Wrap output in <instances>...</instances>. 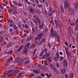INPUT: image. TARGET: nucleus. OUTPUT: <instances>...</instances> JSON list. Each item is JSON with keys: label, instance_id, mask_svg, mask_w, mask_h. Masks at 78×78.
Instances as JSON below:
<instances>
[{"label": "nucleus", "instance_id": "nucleus-1", "mask_svg": "<svg viewBox=\"0 0 78 78\" xmlns=\"http://www.w3.org/2000/svg\"><path fill=\"white\" fill-rule=\"evenodd\" d=\"M16 8L14 6H11V9L9 8L8 9V11L9 12V13L10 14H17V12H16Z\"/></svg>", "mask_w": 78, "mask_h": 78}, {"label": "nucleus", "instance_id": "nucleus-2", "mask_svg": "<svg viewBox=\"0 0 78 78\" xmlns=\"http://www.w3.org/2000/svg\"><path fill=\"white\" fill-rule=\"evenodd\" d=\"M56 35V31L54 30L53 28L51 27L50 31V36L51 37H55Z\"/></svg>", "mask_w": 78, "mask_h": 78}, {"label": "nucleus", "instance_id": "nucleus-3", "mask_svg": "<svg viewBox=\"0 0 78 78\" xmlns=\"http://www.w3.org/2000/svg\"><path fill=\"white\" fill-rule=\"evenodd\" d=\"M7 23H9V26L11 27H12V26L14 25L15 24H14V21L12 20L11 19H8L7 20Z\"/></svg>", "mask_w": 78, "mask_h": 78}, {"label": "nucleus", "instance_id": "nucleus-4", "mask_svg": "<svg viewBox=\"0 0 78 78\" xmlns=\"http://www.w3.org/2000/svg\"><path fill=\"white\" fill-rule=\"evenodd\" d=\"M62 62L63 64V66L65 67H67L68 66V62L67 60H63L62 61Z\"/></svg>", "mask_w": 78, "mask_h": 78}, {"label": "nucleus", "instance_id": "nucleus-5", "mask_svg": "<svg viewBox=\"0 0 78 78\" xmlns=\"http://www.w3.org/2000/svg\"><path fill=\"white\" fill-rule=\"evenodd\" d=\"M50 58V56H48V57H47V56L44 55L43 56H42L41 58V59H48V61H49V59Z\"/></svg>", "mask_w": 78, "mask_h": 78}, {"label": "nucleus", "instance_id": "nucleus-6", "mask_svg": "<svg viewBox=\"0 0 78 78\" xmlns=\"http://www.w3.org/2000/svg\"><path fill=\"white\" fill-rule=\"evenodd\" d=\"M43 35H44V33H41L40 34H38L37 35V37L38 40H41V37H42V36H43Z\"/></svg>", "mask_w": 78, "mask_h": 78}, {"label": "nucleus", "instance_id": "nucleus-7", "mask_svg": "<svg viewBox=\"0 0 78 78\" xmlns=\"http://www.w3.org/2000/svg\"><path fill=\"white\" fill-rule=\"evenodd\" d=\"M64 8L65 9H67L68 7L69 6V4L67 2V1H65L64 2Z\"/></svg>", "mask_w": 78, "mask_h": 78}, {"label": "nucleus", "instance_id": "nucleus-8", "mask_svg": "<svg viewBox=\"0 0 78 78\" xmlns=\"http://www.w3.org/2000/svg\"><path fill=\"white\" fill-rule=\"evenodd\" d=\"M75 25L76 27L75 29L77 30L78 29V19H76L75 23Z\"/></svg>", "mask_w": 78, "mask_h": 78}, {"label": "nucleus", "instance_id": "nucleus-9", "mask_svg": "<svg viewBox=\"0 0 78 78\" xmlns=\"http://www.w3.org/2000/svg\"><path fill=\"white\" fill-rule=\"evenodd\" d=\"M36 20L37 22L38 23V25H40L41 23V19L39 18H36Z\"/></svg>", "mask_w": 78, "mask_h": 78}, {"label": "nucleus", "instance_id": "nucleus-10", "mask_svg": "<svg viewBox=\"0 0 78 78\" xmlns=\"http://www.w3.org/2000/svg\"><path fill=\"white\" fill-rule=\"evenodd\" d=\"M49 16H52L53 15V13L52 12V9L50 8L49 10Z\"/></svg>", "mask_w": 78, "mask_h": 78}, {"label": "nucleus", "instance_id": "nucleus-11", "mask_svg": "<svg viewBox=\"0 0 78 78\" xmlns=\"http://www.w3.org/2000/svg\"><path fill=\"white\" fill-rule=\"evenodd\" d=\"M30 43H28L25 46L24 48L25 49H27L28 50V48H29V46H30Z\"/></svg>", "mask_w": 78, "mask_h": 78}, {"label": "nucleus", "instance_id": "nucleus-12", "mask_svg": "<svg viewBox=\"0 0 78 78\" xmlns=\"http://www.w3.org/2000/svg\"><path fill=\"white\" fill-rule=\"evenodd\" d=\"M20 72V70L19 69H17L14 71L13 73H14V74H17V73H18Z\"/></svg>", "mask_w": 78, "mask_h": 78}, {"label": "nucleus", "instance_id": "nucleus-13", "mask_svg": "<svg viewBox=\"0 0 78 78\" xmlns=\"http://www.w3.org/2000/svg\"><path fill=\"white\" fill-rule=\"evenodd\" d=\"M74 8H75V9L76 10V11L77 9H78V3L77 2H76L75 4V6H74Z\"/></svg>", "mask_w": 78, "mask_h": 78}, {"label": "nucleus", "instance_id": "nucleus-14", "mask_svg": "<svg viewBox=\"0 0 78 78\" xmlns=\"http://www.w3.org/2000/svg\"><path fill=\"white\" fill-rule=\"evenodd\" d=\"M28 51V49L24 48L22 51V53H27Z\"/></svg>", "mask_w": 78, "mask_h": 78}, {"label": "nucleus", "instance_id": "nucleus-15", "mask_svg": "<svg viewBox=\"0 0 78 78\" xmlns=\"http://www.w3.org/2000/svg\"><path fill=\"white\" fill-rule=\"evenodd\" d=\"M5 75L8 76H10V73L9 71L5 72Z\"/></svg>", "mask_w": 78, "mask_h": 78}, {"label": "nucleus", "instance_id": "nucleus-16", "mask_svg": "<svg viewBox=\"0 0 78 78\" xmlns=\"http://www.w3.org/2000/svg\"><path fill=\"white\" fill-rule=\"evenodd\" d=\"M30 11L31 13H32L33 14H34V10L31 7V6L30 7Z\"/></svg>", "mask_w": 78, "mask_h": 78}, {"label": "nucleus", "instance_id": "nucleus-17", "mask_svg": "<svg viewBox=\"0 0 78 78\" xmlns=\"http://www.w3.org/2000/svg\"><path fill=\"white\" fill-rule=\"evenodd\" d=\"M12 27H13V28L15 30H18V29L17 28V27L16 26V25H14Z\"/></svg>", "mask_w": 78, "mask_h": 78}, {"label": "nucleus", "instance_id": "nucleus-18", "mask_svg": "<svg viewBox=\"0 0 78 78\" xmlns=\"http://www.w3.org/2000/svg\"><path fill=\"white\" fill-rule=\"evenodd\" d=\"M61 73L63 74H64L66 73V69L65 68H63L61 70Z\"/></svg>", "mask_w": 78, "mask_h": 78}, {"label": "nucleus", "instance_id": "nucleus-19", "mask_svg": "<svg viewBox=\"0 0 78 78\" xmlns=\"http://www.w3.org/2000/svg\"><path fill=\"white\" fill-rule=\"evenodd\" d=\"M44 52L42 51L40 55L39 59H41V58L42 57V56L43 54H44Z\"/></svg>", "mask_w": 78, "mask_h": 78}, {"label": "nucleus", "instance_id": "nucleus-20", "mask_svg": "<svg viewBox=\"0 0 78 78\" xmlns=\"http://www.w3.org/2000/svg\"><path fill=\"white\" fill-rule=\"evenodd\" d=\"M66 51V55H68L69 56H70V53H69V51L67 49H66L65 50Z\"/></svg>", "mask_w": 78, "mask_h": 78}, {"label": "nucleus", "instance_id": "nucleus-21", "mask_svg": "<svg viewBox=\"0 0 78 78\" xmlns=\"http://www.w3.org/2000/svg\"><path fill=\"white\" fill-rule=\"evenodd\" d=\"M60 9L61 12H64V8L62 7V5L60 6Z\"/></svg>", "mask_w": 78, "mask_h": 78}, {"label": "nucleus", "instance_id": "nucleus-22", "mask_svg": "<svg viewBox=\"0 0 78 78\" xmlns=\"http://www.w3.org/2000/svg\"><path fill=\"white\" fill-rule=\"evenodd\" d=\"M38 70H36L34 69L33 70V72H34V73H39V71H38Z\"/></svg>", "mask_w": 78, "mask_h": 78}, {"label": "nucleus", "instance_id": "nucleus-23", "mask_svg": "<svg viewBox=\"0 0 78 78\" xmlns=\"http://www.w3.org/2000/svg\"><path fill=\"white\" fill-rule=\"evenodd\" d=\"M44 32L45 33H47L48 31V28H45L44 30Z\"/></svg>", "mask_w": 78, "mask_h": 78}, {"label": "nucleus", "instance_id": "nucleus-24", "mask_svg": "<svg viewBox=\"0 0 78 78\" xmlns=\"http://www.w3.org/2000/svg\"><path fill=\"white\" fill-rule=\"evenodd\" d=\"M23 63V60H19L18 61V64H22Z\"/></svg>", "mask_w": 78, "mask_h": 78}, {"label": "nucleus", "instance_id": "nucleus-25", "mask_svg": "<svg viewBox=\"0 0 78 78\" xmlns=\"http://www.w3.org/2000/svg\"><path fill=\"white\" fill-rule=\"evenodd\" d=\"M69 76L71 78H73V73H70Z\"/></svg>", "mask_w": 78, "mask_h": 78}, {"label": "nucleus", "instance_id": "nucleus-26", "mask_svg": "<svg viewBox=\"0 0 78 78\" xmlns=\"http://www.w3.org/2000/svg\"><path fill=\"white\" fill-rule=\"evenodd\" d=\"M50 61H48V62L49 64V65L48 67H50V68H53V66H52V64H50Z\"/></svg>", "mask_w": 78, "mask_h": 78}, {"label": "nucleus", "instance_id": "nucleus-27", "mask_svg": "<svg viewBox=\"0 0 78 78\" xmlns=\"http://www.w3.org/2000/svg\"><path fill=\"white\" fill-rule=\"evenodd\" d=\"M12 59H13V58L12 57H10V58L7 60V61L9 62V61H11Z\"/></svg>", "mask_w": 78, "mask_h": 78}, {"label": "nucleus", "instance_id": "nucleus-28", "mask_svg": "<svg viewBox=\"0 0 78 78\" xmlns=\"http://www.w3.org/2000/svg\"><path fill=\"white\" fill-rule=\"evenodd\" d=\"M3 41V37L2 36H0V43L2 42Z\"/></svg>", "mask_w": 78, "mask_h": 78}, {"label": "nucleus", "instance_id": "nucleus-29", "mask_svg": "<svg viewBox=\"0 0 78 78\" xmlns=\"http://www.w3.org/2000/svg\"><path fill=\"white\" fill-rule=\"evenodd\" d=\"M56 56L57 58H59V53H58V51H57V52Z\"/></svg>", "mask_w": 78, "mask_h": 78}, {"label": "nucleus", "instance_id": "nucleus-30", "mask_svg": "<svg viewBox=\"0 0 78 78\" xmlns=\"http://www.w3.org/2000/svg\"><path fill=\"white\" fill-rule=\"evenodd\" d=\"M30 41H31V38L30 37H27V41L29 42Z\"/></svg>", "mask_w": 78, "mask_h": 78}, {"label": "nucleus", "instance_id": "nucleus-31", "mask_svg": "<svg viewBox=\"0 0 78 78\" xmlns=\"http://www.w3.org/2000/svg\"><path fill=\"white\" fill-rule=\"evenodd\" d=\"M11 45V42L9 43L7 46V48H9Z\"/></svg>", "mask_w": 78, "mask_h": 78}, {"label": "nucleus", "instance_id": "nucleus-32", "mask_svg": "<svg viewBox=\"0 0 78 78\" xmlns=\"http://www.w3.org/2000/svg\"><path fill=\"white\" fill-rule=\"evenodd\" d=\"M32 31L33 33L34 34L35 33V29L34 27H33L32 28Z\"/></svg>", "mask_w": 78, "mask_h": 78}, {"label": "nucleus", "instance_id": "nucleus-33", "mask_svg": "<svg viewBox=\"0 0 78 78\" xmlns=\"http://www.w3.org/2000/svg\"><path fill=\"white\" fill-rule=\"evenodd\" d=\"M37 6L40 8H43L42 5L41 4H38L37 5Z\"/></svg>", "mask_w": 78, "mask_h": 78}, {"label": "nucleus", "instance_id": "nucleus-34", "mask_svg": "<svg viewBox=\"0 0 78 78\" xmlns=\"http://www.w3.org/2000/svg\"><path fill=\"white\" fill-rule=\"evenodd\" d=\"M41 42H42L44 43V42H45V38H42V40H41Z\"/></svg>", "mask_w": 78, "mask_h": 78}, {"label": "nucleus", "instance_id": "nucleus-35", "mask_svg": "<svg viewBox=\"0 0 78 78\" xmlns=\"http://www.w3.org/2000/svg\"><path fill=\"white\" fill-rule=\"evenodd\" d=\"M55 36V37H56V39H59V36L57 34H56Z\"/></svg>", "mask_w": 78, "mask_h": 78}, {"label": "nucleus", "instance_id": "nucleus-36", "mask_svg": "<svg viewBox=\"0 0 78 78\" xmlns=\"http://www.w3.org/2000/svg\"><path fill=\"white\" fill-rule=\"evenodd\" d=\"M54 22L55 23V25H58V21H57V20H54Z\"/></svg>", "mask_w": 78, "mask_h": 78}, {"label": "nucleus", "instance_id": "nucleus-37", "mask_svg": "<svg viewBox=\"0 0 78 78\" xmlns=\"http://www.w3.org/2000/svg\"><path fill=\"white\" fill-rule=\"evenodd\" d=\"M8 64H9V62H7L5 64V67H7V66H8Z\"/></svg>", "mask_w": 78, "mask_h": 78}, {"label": "nucleus", "instance_id": "nucleus-38", "mask_svg": "<svg viewBox=\"0 0 78 78\" xmlns=\"http://www.w3.org/2000/svg\"><path fill=\"white\" fill-rule=\"evenodd\" d=\"M9 38V36H6L5 37V39L7 40V41H8V38Z\"/></svg>", "mask_w": 78, "mask_h": 78}, {"label": "nucleus", "instance_id": "nucleus-39", "mask_svg": "<svg viewBox=\"0 0 78 78\" xmlns=\"http://www.w3.org/2000/svg\"><path fill=\"white\" fill-rule=\"evenodd\" d=\"M54 58H55L54 60L55 62H57L58 61V58L56 57H54Z\"/></svg>", "mask_w": 78, "mask_h": 78}, {"label": "nucleus", "instance_id": "nucleus-40", "mask_svg": "<svg viewBox=\"0 0 78 78\" xmlns=\"http://www.w3.org/2000/svg\"><path fill=\"white\" fill-rule=\"evenodd\" d=\"M47 49L46 48H45L44 49L43 51L44 52V51L45 53H46L47 52Z\"/></svg>", "mask_w": 78, "mask_h": 78}, {"label": "nucleus", "instance_id": "nucleus-41", "mask_svg": "<svg viewBox=\"0 0 78 78\" xmlns=\"http://www.w3.org/2000/svg\"><path fill=\"white\" fill-rule=\"evenodd\" d=\"M56 64L57 65V67L59 68V63L57 62L56 63Z\"/></svg>", "mask_w": 78, "mask_h": 78}, {"label": "nucleus", "instance_id": "nucleus-42", "mask_svg": "<svg viewBox=\"0 0 78 78\" xmlns=\"http://www.w3.org/2000/svg\"><path fill=\"white\" fill-rule=\"evenodd\" d=\"M27 34L26 33H25L22 36V37H25L27 36Z\"/></svg>", "mask_w": 78, "mask_h": 78}, {"label": "nucleus", "instance_id": "nucleus-43", "mask_svg": "<svg viewBox=\"0 0 78 78\" xmlns=\"http://www.w3.org/2000/svg\"><path fill=\"white\" fill-rule=\"evenodd\" d=\"M43 28H44V27H43V23H42V25L40 27V29H43Z\"/></svg>", "mask_w": 78, "mask_h": 78}, {"label": "nucleus", "instance_id": "nucleus-44", "mask_svg": "<svg viewBox=\"0 0 78 78\" xmlns=\"http://www.w3.org/2000/svg\"><path fill=\"white\" fill-rule=\"evenodd\" d=\"M44 55V56H47V57H48V56H50L49 55V54L47 53H46Z\"/></svg>", "mask_w": 78, "mask_h": 78}, {"label": "nucleus", "instance_id": "nucleus-45", "mask_svg": "<svg viewBox=\"0 0 78 78\" xmlns=\"http://www.w3.org/2000/svg\"><path fill=\"white\" fill-rule=\"evenodd\" d=\"M40 69H45V67L44 66H41Z\"/></svg>", "mask_w": 78, "mask_h": 78}, {"label": "nucleus", "instance_id": "nucleus-46", "mask_svg": "<svg viewBox=\"0 0 78 78\" xmlns=\"http://www.w3.org/2000/svg\"><path fill=\"white\" fill-rule=\"evenodd\" d=\"M34 44L36 45H37L38 44V43L37 42V41H34Z\"/></svg>", "mask_w": 78, "mask_h": 78}, {"label": "nucleus", "instance_id": "nucleus-47", "mask_svg": "<svg viewBox=\"0 0 78 78\" xmlns=\"http://www.w3.org/2000/svg\"><path fill=\"white\" fill-rule=\"evenodd\" d=\"M12 51V50H11L9 51L8 52H7L8 55H9V54H11V52Z\"/></svg>", "mask_w": 78, "mask_h": 78}, {"label": "nucleus", "instance_id": "nucleus-48", "mask_svg": "<svg viewBox=\"0 0 78 78\" xmlns=\"http://www.w3.org/2000/svg\"><path fill=\"white\" fill-rule=\"evenodd\" d=\"M44 64L45 65V66H47V65H48V63H47V62H46V61H44Z\"/></svg>", "mask_w": 78, "mask_h": 78}, {"label": "nucleus", "instance_id": "nucleus-49", "mask_svg": "<svg viewBox=\"0 0 78 78\" xmlns=\"http://www.w3.org/2000/svg\"><path fill=\"white\" fill-rule=\"evenodd\" d=\"M18 6H22V5L20 3H19L17 5Z\"/></svg>", "mask_w": 78, "mask_h": 78}, {"label": "nucleus", "instance_id": "nucleus-50", "mask_svg": "<svg viewBox=\"0 0 78 78\" xmlns=\"http://www.w3.org/2000/svg\"><path fill=\"white\" fill-rule=\"evenodd\" d=\"M51 74H50L49 75H48L47 77L48 78H49L51 77Z\"/></svg>", "mask_w": 78, "mask_h": 78}, {"label": "nucleus", "instance_id": "nucleus-51", "mask_svg": "<svg viewBox=\"0 0 78 78\" xmlns=\"http://www.w3.org/2000/svg\"><path fill=\"white\" fill-rule=\"evenodd\" d=\"M47 45L49 47V48H51V44H48Z\"/></svg>", "mask_w": 78, "mask_h": 78}, {"label": "nucleus", "instance_id": "nucleus-52", "mask_svg": "<svg viewBox=\"0 0 78 78\" xmlns=\"http://www.w3.org/2000/svg\"><path fill=\"white\" fill-rule=\"evenodd\" d=\"M30 62V61H25V64H28V63H29Z\"/></svg>", "mask_w": 78, "mask_h": 78}, {"label": "nucleus", "instance_id": "nucleus-53", "mask_svg": "<svg viewBox=\"0 0 78 78\" xmlns=\"http://www.w3.org/2000/svg\"><path fill=\"white\" fill-rule=\"evenodd\" d=\"M13 3H14V4L16 5H18V4H17V3L16 1H13Z\"/></svg>", "mask_w": 78, "mask_h": 78}, {"label": "nucleus", "instance_id": "nucleus-54", "mask_svg": "<svg viewBox=\"0 0 78 78\" xmlns=\"http://www.w3.org/2000/svg\"><path fill=\"white\" fill-rule=\"evenodd\" d=\"M34 22L35 23L36 25H37V22H36V20H35V19H34V20H33Z\"/></svg>", "mask_w": 78, "mask_h": 78}, {"label": "nucleus", "instance_id": "nucleus-55", "mask_svg": "<svg viewBox=\"0 0 78 78\" xmlns=\"http://www.w3.org/2000/svg\"><path fill=\"white\" fill-rule=\"evenodd\" d=\"M5 4L6 5H8V1H6Z\"/></svg>", "mask_w": 78, "mask_h": 78}, {"label": "nucleus", "instance_id": "nucleus-56", "mask_svg": "<svg viewBox=\"0 0 78 78\" xmlns=\"http://www.w3.org/2000/svg\"><path fill=\"white\" fill-rule=\"evenodd\" d=\"M30 76L31 77H33V76H34V74H30Z\"/></svg>", "mask_w": 78, "mask_h": 78}, {"label": "nucleus", "instance_id": "nucleus-57", "mask_svg": "<svg viewBox=\"0 0 78 78\" xmlns=\"http://www.w3.org/2000/svg\"><path fill=\"white\" fill-rule=\"evenodd\" d=\"M76 60H74V66H75V64L76 63Z\"/></svg>", "mask_w": 78, "mask_h": 78}, {"label": "nucleus", "instance_id": "nucleus-58", "mask_svg": "<svg viewBox=\"0 0 78 78\" xmlns=\"http://www.w3.org/2000/svg\"><path fill=\"white\" fill-rule=\"evenodd\" d=\"M20 58V56H17L16 58V59H19Z\"/></svg>", "mask_w": 78, "mask_h": 78}, {"label": "nucleus", "instance_id": "nucleus-59", "mask_svg": "<svg viewBox=\"0 0 78 78\" xmlns=\"http://www.w3.org/2000/svg\"><path fill=\"white\" fill-rule=\"evenodd\" d=\"M26 28H28V26L27 24H25V27Z\"/></svg>", "mask_w": 78, "mask_h": 78}, {"label": "nucleus", "instance_id": "nucleus-60", "mask_svg": "<svg viewBox=\"0 0 78 78\" xmlns=\"http://www.w3.org/2000/svg\"><path fill=\"white\" fill-rule=\"evenodd\" d=\"M65 77L66 78H68V75L67 74H65Z\"/></svg>", "mask_w": 78, "mask_h": 78}, {"label": "nucleus", "instance_id": "nucleus-61", "mask_svg": "<svg viewBox=\"0 0 78 78\" xmlns=\"http://www.w3.org/2000/svg\"><path fill=\"white\" fill-rule=\"evenodd\" d=\"M36 51H37V49L36 48L34 50V54H35V53H36Z\"/></svg>", "mask_w": 78, "mask_h": 78}, {"label": "nucleus", "instance_id": "nucleus-62", "mask_svg": "<svg viewBox=\"0 0 78 78\" xmlns=\"http://www.w3.org/2000/svg\"><path fill=\"white\" fill-rule=\"evenodd\" d=\"M60 58H61V59H60V61H62V60H63V59H64V57L62 56H61Z\"/></svg>", "mask_w": 78, "mask_h": 78}, {"label": "nucleus", "instance_id": "nucleus-63", "mask_svg": "<svg viewBox=\"0 0 78 78\" xmlns=\"http://www.w3.org/2000/svg\"><path fill=\"white\" fill-rule=\"evenodd\" d=\"M23 20L24 23H26V20H25L24 18H23Z\"/></svg>", "mask_w": 78, "mask_h": 78}, {"label": "nucleus", "instance_id": "nucleus-64", "mask_svg": "<svg viewBox=\"0 0 78 78\" xmlns=\"http://www.w3.org/2000/svg\"><path fill=\"white\" fill-rule=\"evenodd\" d=\"M0 8H1V9H3V7H2V4H0Z\"/></svg>", "mask_w": 78, "mask_h": 78}]
</instances>
